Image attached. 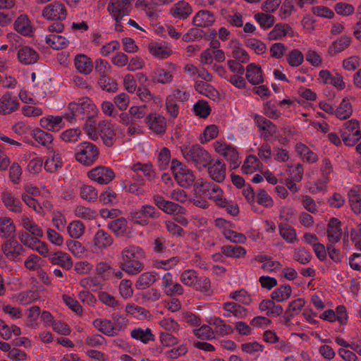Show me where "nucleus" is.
I'll return each mask as SVG.
<instances>
[{"instance_id":"obj_59","label":"nucleus","mask_w":361,"mask_h":361,"mask_svg":"<svg viewBox=\"0 0 361 361\" xmlns=\"http://www.w3.org/2000/svg\"><path fill=\"white\" fill-rule=\"evenodd\" d=\"M80 134L79 128H71L63 131L60 137L65 142H76Z\"/></svg>"},{"instance_id":"obj_55","label":"nucleus","mask_w":361,"mask_h":361,"mask_svg":"<svg viewBox=\"0 0 361 361\" xmlns=\"http://www.w3.org/2000/svg\"><path fill=\"white\" fill-rule=\"evenodd\" d=\"M80 196L87 201H93L97 198V190L91 185H83L80 188Z\"/></svg>"},{"instance_id":"obj_34","label":"nucleus","mask_w":361,"mask_h":361,"mask_svg":"<svg viewBox=\"0 0 361 361\" xmlns=\"http://www.w3.org/2000/svg\"><path fill=\"white\" fill-rule=\"evenodd\" d=\"M348 200L353 212L355 214L361 212V195L356 189H350L348 194Z\"/></svg>"},{"instance_id":"obj_27","label":"nucleus","mask_w":361,"mask_h":361,"mask_svg":"<svg viewBox=\"0 0 361 361\" xmlns=\"http://www.w3.org/2000/svg\"><path fill=\"white\" fill-rule=\"evenodd\" d=\"M0 235L6 239L16 237V226L11 218L0 219Z\"/></svg>"},{"instance_id":"obj_22","label":"nucleus","mask_w":361,"mask_h":361,"mask_svg":"<svg viewBox=\"0 0 361 361\" xmlns=\"http://www.w3.org/2000/svg\"><path fill=\"white\" fill-rule=\"evenodd\" d=\"M48 257L51 264L59 265L65 269L69 270L73 267L71 257L67 253L57 252L48 255Z\"/></svg>"},{"instance_id":"obj_43","label":"nucleus","mask_w":361,"mask_h":361,"mask_svg":"<svg viewBox=\"0 0 361 361\" xmlns=\"http://www.w3.org/2000/svg\"><path fill=\"white\" fill-rule=\"evenodd\" d=\"M279 232L281 237L288 243H292L296 240L295 230L287 224L279 225Z\"/></svg>"},{"instance_id":"obj_37","label":"nucleus","mask_w":361,"mask_h":361,"mask_svg":"<svg viewBox=\"0 0 361 361\" xmlns=\"http://www.w3.org/2000/svg\"><path fill=\"white\" fill-rule=\"evenodd\" d=\"M94 245L99 248L110 246L113 243L111 236L103 230L98 231L94 238Z\"/></svg>"},{"instance_id":"obj_48","label":"nucleus","mask_w":361,"mask_h":361,"mask_svg":"<svg viewBox=\"0 0 361 361\" xmlns=\"http://www.w3.org/2000/svg\"><path fill=\"white\" fill-rule=\"evenodd\" d=\"M193 110L197 116L200 118H207L211 113V108L208 103L204 100H199L193 106Z\"/></svg>"},{"instance_id":"obj_31","label":"nucleus","mask_w":361,"mask_h":361,"mask_svg":"<svg viewBox=\"0 0 361 361\" xmlns=\"http://www.w3.org/2000/svg\"><path fill=\"white\" fill-rule=\"evenodd\" d=\"M156 281L155 274L152 272H145L137 279L135 287L138 290H144L151 286Z\"/></svg>"},{"instance_id":"obj_60","label":"nucleus","mask_w":361,"mask_h":361,"mask_svg":"<svg viewBox=\"0 0 361 361\" xmlns=\"http://www.w3.org/2000/svg\"><path fill=\"white\" fill-rule=\"evenodd\" d=\"M287 47L281 42L274 43L270 47L271 56L274 59H281L283 56Z\"/></svg>"},{"instance_id":"obj_32","label":"nucleus","mask_w":361,"mask_h":361,"mask_svg":"<svg viewBox=\"0 0 361 361\" xmlns=\"http://www.w3.org/2000/svg\"><path fill=\"white\" fill-rule=\"evenodd\" d=\"M292 293V288L289 285L281 286L271 293V298L273 300L283 302L288 299Z\"/></svg>"},{"instance_id":"obj_40","label":"nucleus","mask_w":361,"mask_h":361,"mask_svg":"<svg viewBox=\"0 0 361 361\" xmlns=\"http://www.w3.org/2000/svg\"><path fill=\"white\" fill-rule=\"evenodd\" d=\"M98 84L103 90H106L109 92H115L118 90V84L116 80L109 78L106 75L100 76Z\"/></svg>"},{"instance_id":"obj_15","label":"nucleus","mask_w":361,"mask_h":361,"mask_svg":"<svg viewBox=\"0 0 361 361\" xmlns=\"http://www.w3.org/2000/svg\"><path fill=\"white\" fill-rule=\"evenodd\" d=\"M19 106V103L15 97H12L10 92H6L0 99V114H8L16 111Z\"/></svg>"},{"instance_id":"obj_12","label":"nucleus","mask_w":361,"mask_h":361,"mask_svg":"<svg viewBox=\"0 0 361 361\" xmlns=\"http://www.w3.org/2000/svg\"><path fill=\"white\" fill-rule=\"evenodd\" d=\"M92 106L91 100L89 98H82L78 102H71L68 104V110L71 114H66V118L71 122L73 118L84 114L85 111L87 109H90Z\"/></svg>"},{"instance_id":"obj_20","label":"nucleus","mask_w":361,"mask_h":361,"mask_svg":"<svg viewBox=\"0 0 361 361\" xmlns=\"http://www.w3.org/2000/svg\"><path fill=\"white\" fill-rule=\"evenodd\" d=\"M108 226L117 236L129 238L131 235V231L128 226V221L123 217L111 221Z\"/></svg>"},{"instance_id":"obj_33","label":"nucleus","mask_w":361,"mask_h":361,"mask_svg":"<svg viewBox=\"0 0 361 361\" xmlns=\"http://www.w3.org/2000/svg\"><path fill=\"white\" fill-rule=\"evenodd\" d=\"M353 113L352 105L347 97L343 99L339 106L335 111V115L341 120L348 118Z\"/></svg>"},{"instance_id":"obj_46","label":"nucleus","mask_w":361,"mask_h":361,"mask_svg":"<svg viewBox=\"0 0 361 361\" xmlns=\"http://www.w3.org/2000/svg\"><path fill=\"white\" fill-rule=\"evenodd\" d=\"M221 250L227 257H240L246 253L245 249L238 245L223 246Z\"/></svg>"},{"instance_id":"obj_38","label":"nucleus","mask_w":361,"mask_h":361,"mask_svg":"<svg viewBox=\"0 0 361 361\" xmlns=\"http://www.w3.org/2000/svg\"><path fill=\"white\" fill-rule=\"evenodd\" d=\"M32 134L35 140L42 145L49 147V145L51 144L54 140L53 135L49 133H47L39 128H36L32 131Z\"/></svg>"},{"instance_id":"obj_49","label":"nucleus","mask_w":361,"mask_h":361,"mask_svg":"<svg viewBox=\"0 0 361 361\" xmlns=\"http://www.w3.org/2000/svg\"><path fill=\"white\" fill-rule=\"evenodd\" d=\"M229 297L244 305H250L252 302L250 295L245 289H240L230 293Z\"/></svg>"},{"instance_id":"obj_42","label":"nucleus","mask_w":361,"mask_h":361,"mask_svg":"<svg viewBox=\"0 0 361 361\" xmlns=\"http://www.w3.org/2000/svg\"><path fill=\"white\" fill-rule=\"evenodd\" d=\"M260 161L255 155H250L242 166V171L245 174L252 173L257 170Z\"/></svg>"},{"instance_id":"obj_3","label":"nucleus","mask_w":361,"mask_h":361,"mask_svg":"<svg viewBox=\"0 0 361 361\" xmlns=\"http://www.w3.org/2000/svg\"><path fill=\"white\" fill-rule=\"evenodd\" d=\"M99 151L97 147L90 142H81L77 146L75 159L84 166H91L98 159Z\"/></svg>"},{"instance_id":"obj_61","label":"nucleus","mask_w":361,"mask_h":361,"mask_svg":"<svg viewBox=\"0 0 361 361\" xmlns=\"http://www.w3.org/2000/svg\"><path fill=\"white\" fill-rule=\"evenodd\" d=\"M224 235L226 239L235 243H244L246 240V237L244 234L232 230L224 231Z\"/></svg>"},{"instance_id":"obj_45","label":"nucleus","mask_w":361,"mask_h":361,"mask_svg":"<svg viewBox=\"0 0 361 361\" xmlns=\"http://www.w3.org/2000/svg\"><path fill=\"white\" fill-rule=\"evenodd\" d=\"M173 79L170 72L164 69H158L154 73L152 77V82L154 83L166 84L170 82Z\"/></svg>"},{"instance_id":"obj_52","label":"nucleus","mask_w":361,"mask_h":361,"mask_svg":"<svg viewBox=\"0 0 361 361\" xmlns=\"http://www.w3.org/2000/svg\"><path fill=\"white\" fill-rule=\"evenodd\" d=\"M126 311L127 313L139 319L146 318L149 314L148 310L135 305H128L126 307Z\"/></svg>"},{"instance_id":"obj_10","label":"nucleus","mask_w":361,"mask_h":361,"mask_svg":"<svg viewBox=\"0 0 361 361\" xmlns=\"http://www.w3.org/2000/svg\"><path fill=\"white\" fill-rule=\"evenodd\" d=\"M1 250L9 260L16 262L24 248L17 240L9 238L1 245Z\"/></svg>"},{"instance_id":"obj_44","label":"nucleus","mask_w":361,"mask_h":361,"mask_svg":"<svg viewBox=\"0 0 361 361\" xmlns=\"http://www.w3.org/2000/svg\"><path fill=\"white\" fill-rule=\"evenodd\" d=\"M255 19L264 29L271 27L275 22V17L272 15L267 14V13H257L255 15Z\"/></svg>"},{"instance_id":"obj_64","label":"nucleus","mask_w":361,"mask_h":361,"mask_svg":"<svg viewBox=\"0 0 361 361\" xmlns=\"http://www.w3.org/2000/svg\"><path fill=\"white\" fill-rule=\"evenodd\" d=\"M166 109L172 118H175L179 114V106L176 101L168 97L166 99Z\"/></svg>"},{"instance_id":"obj_57","label":"nucleus","mask_w":361,"mask_h":361,"mask_svg":"<svg viewBox=\"0 0 361 361\" xmlns=\"http://www.w3.org/2000/svg\"><path fill=\"white\" fill-rule=\"evenodd\" d=\"M180 280L185 285L194 287L197 281V273L192 269L185 270L181 274Z\"/></svg>"},{"instance_id":"obj_29","label":"nucleus","mask_w":361,"mask_h":361,"mask_svg":"<svg viewBox=\"0 0 361 361\" xmlns=\"http://www.w3.org/2000/svg\"><path fill=\"white\" fill-rule=\"evenodd\" d=\"M15 30L23 35H31L32 32L30 21L26 15H20L14 23Z\"/></svg>"},{"instance_id":"obj_26","label":"nucleus","mask_w":361,"mask_h":361,"mask_svg":"<svg viewBox=\"0 0 361 361\" xmlns=\"http://www.w3.org/2000/svg\"><path fill=\"white\" fill-rule=\"evenodd\" d=\"M305 301L303 298H298L289 303L288 309L283 316V322L286 326L289 325L291 319L298 313V310L305 306Z\"/></svg>"},{"instance_id":"obj_51","label":"nucleus","mask_w":361,"mask_h":361,"mask_svg":"<svg viewBox=\"0 0 361 361\" xmlns=\"http://www.w3.org/2000/svg\"><path fill=\"white\" fill-rule=\"evenodd\" d=\"M245 45L252 48L257 54H262L267 50L266 44L259 39L250 38L245 41Z\"/></svg>"},{"instance_id":"obj_62","label":"nucleus","mask_w":361,"mask_h":361,"mask_svg":"<svg viewBox=\"0 0 361 361\" xmlns=\"http://www.w3.org/2000/svg\"><path fill=\"white\" fill-rule=\"evenodd\" d=\"M170 150L166 147L162 148L158 157L159 168L162 170L165 169L170 162Z\"/></svg>"},{"instance_id":"obj_1","label":"nucleus","mask_w":361,"mask_h":361,"mask_svg":"<svg viewBox=\"0 0 361 361\" xmlns=\"http://www.w3.org/2000/svg\"><path fill=\"white\" fill-rule=\"evenodd\" d=\"M143 257L144 252L140 247L135 246L126 247L122 251L121 268L129 274H137L143 269V265L140 262V259Z\"/></svg>"},{"instance_id":"obj_19","label":"nucleus","mask_w":361,"mask_h":361,"mask_svg":"<svg viewBox=\"0 0 361 361\" xmlns=\"http://www.w3.org/2000/svg\"><path fill=\"white\" fill-rule=\"evenodd\" d=\"M215 21V17L212 12L207 10H200L194 16L192 24L199 27H209Z\"/></svg>"},{"instance_id":"obj_23","label":"nucleus","mask_w":361,"mask_h":361,"mask_svg":"<svg viewBox=\"0 0 361 361\" xmlns=\"http://www.w3.org/2000/svg\"><path fill=\"white\" fill-rule=\"evenodd\" d=\"M18 60L25 65L35 63L38 59V53L30 47H23L18 50Z\"/></svg>"},{"instance_id":"obj_47","label":"nucleus","mask_w":361,"mask_h":361,"mask_svg":"<svg viewBox=\"0 0 361 361\" xmlns=\"http://www.w3.org/2000/svg\"><path fill=\"white\" fill-rule=\"evenodd\" d=\"M84 230L83 224L79 221H73L67 228L70 236L75 239L79 238L83 234Z\"/></svg>"},{"instance_id":"obj_41","label":"nucleus","mask_w":361,"mask_h":361,"mask_svg":"<svg viewBox=\"0 0 361 361\" xmlns=\"http://www.w3.org/2000/svg\"><path fill=\"white\" fill-rule=\"evenodd\" d=\"M63 162L58 153H54L51 159H48L44 164V169L50 173L56 172L58 169L61 168Z\"/></svg>"},{"instance_id":"obj_16","label":"nucleus","mask_w":361,"mask_h":361,"mask_svg":"<svg viewBox=\"0 0 361 361\" xmlns=\"http://www.w3.org/2000/svg\"><path fill=\"white\" fill-rule=\"evenodd\" d=\"M194 190L195 194L199 196H201L202 195H207L208 193L210 195V197H212L210 190L214 193H223V191L219 186L212 182L204 181L202 179L198 180L194 184Z\"/></svg>"},{"instance_id":"obj_63","label":"nucleus","mask_w":361,"mask_h":361,"mask_svg":"<svg viewBox=\"0 0 361 361\" xmlns=\"http://www.w3.org/2000/svg\"><path fill=\"white\" fill-rule=\"evenodd\" d=\"M351 42V38L350 37L343 36L338 40L334 42L332 47L335 52H341L347 48Z\"/></svg>"},{"instance_id":"obj_4","label":"nucleus","mask_w":361,"mask_h":361,"mask_svg":"<svg viewBox=\"0 0 361 361\" xmlns=\"http://www.w3.org/2000/svg\"><path fill=\"white\" fill-rule=\"evenodd\" d=\"M161 215V212L155 207L145 204L141 206L139 209L130 212L129 217L134 223L146 226L149 224V219H157Z\"/></svg>"},{"instance_id":"obj_14","label":"nucleus","mask_w":361,"mask_h":361,"mask_svg":"<svg viewBox=\"0 0 361 361\" xmlns=\"http://www.w3.org/2000/svg\"><path fill=\"white\" fill-rule=\"evenodd\" d=\"M341 226V222L337 218L333 217L329 220L327 228L328 244L334 245L340 240L342 235Z\"/></svg>"},{"instance_id":"obj_58","label":"nucleus","mask_w":361,"mask_h":361,"mask_svg":"<svg viewBox=\"0 0 361 361\" xmlns=\"http://www.w3.org/2000/svg\"><path fill=\"white\" fill-rule=\"evenodd\" d=\"M18 238L24 245L31 248L32 250L35 245H37V242H38L37 238L32 236L30 233L25 231L19 232Z\"/></svg>"},{"instance_id":"obj_39","label":"nucleus","mask_w":361,"mask_h":361,"mask_svg":"<svg viewBox=\"0 0 361 361\" xmlns=\"http://www.w3.org/2000/svg\"><path fill=\"white\" fill-rule=\"evenodd\" d=\"M134 172H142L143 175L149 180H152L155 178V173L152 169V165L150 164H141L140 162L135 164L131 167Z\"/></svg>"},{"instance_id":"obj_17","label":"nucleus","mask_w":361,"mask_h":361,"mask_svg":"<svg viewBox=\"0 0 361 361\" xmlns=\"http://www.w3.org/2000/svg\"><path fill=\"white\" fill-rule=\"evenodd\" d=\"M287 35L293 37L294 32L292 27L286 23H278L275 25L273 30L268 34L267 38L269 40H279Z\"/></svg>"},{"instance_id":"obj_30","label":"nucleus","mask_w":361,"mask_h":361,"mask_svg":"<svg viewBox=\"0 0 361 361\" xmlns=\"http://www.w3.org/2000/svg\"><path fill=\"white\" fill-rule=\"evenodd\" d=\"M1 200L5 207L12 212H21V203L19 200L16 199L11 193L4 192L1 195Z\"/></svg>"},{"instance_id":"obj_7","label":"nucleus","mask_w":361,"mask_h":361,"mask_svg":"<svg viewBox=\"0 0 361 361\" xmlns=\"http://www.w3.org/2000/svg\"><path fill=\"white\" fill-rule=\"evenodd\" d=\"M154 204L164 212L168 214H183L185 209L182 206L171 201L166 200L159 195H154L152 197Z\"/></svg>"},{"instance_id":"obj_8","label":"nucleus","mask_w":361,"mask_h":361,"mask_svg":"<svg viewBox=\"0 0 361 361\" xmlns=\"http://www.w3.org/2000/svg\"><path fill=\"white\" fill-rule=\"evenodd\" d=\"M149 130L157 135H164L166 130V118L157 113L148 114L145 119Z\"/></svg>"},{"instance_id":"obj_24","label":"nucleus","mask_w":361,"mask_h":361,"mask_svg":"<svg viewBox=\"0 0 361 361\" xmlns=\"http://www.w3.org/2000/svg\"><path fill=\"white\" fill-rule=\"evenodd\" d=\"M245 77L249 82L252 85H259L264 82L262 70L255 63H250L246 67Z\"/></svg>"},{"instance_id":"obj_35","label":"nucleus","mask_w":361,"mask_h":361,"mask_svg":"<svg viewBox=\"0 0 361 361\" xmlns=\"http://www.w3.org/2000/svg\"><path fill=\"white\" fill-rule=\"evenodd\" d=\"M224 309L233 314L236 317L243 318L247 315V309L243 307L238 303L228 302L224 304Z\"/></svg>"},{"instance_id":"obj_56","label":"nucleus","mask_w":361,"mask_h":361,"mask_svg":"<svg viewBox=\"0 0 361 361\" xmlns=\"http://www.w3.org/2000/svg\"><path fill=\"white\" fill-rule=\"evenodd\" d=\"M257 202L259 204L265 207H271L274 204L272 198L267 194L264 189H260L257 193Z\"/></svg>"},{"instance_id":"obj_28","label":"nucleus","mask_w":361,"mask_h":361,"mask_svg":"<svg viewBox=\"0 0 361 361\" xmlns=\"http://www.w3.org/2000/svg\"><path fill=\"white\" fill-rule=\"evenodd\" d=\"M95 328L108 336H117V326L108 319H95L93 322Z\"/></svg>"},{"instance_id":"obj_6","label":"nucleus","mask_w":361,"mask_h":361,"mask_svg":"<svg viewBox=\"0 0 361 361\" xmlns=\"http://www.w3.org/2000/svg\"><path fill=\"white\" fill-rule=\"evenodd\" d=\"M42 16L49 20H63L66 18L67 11L63 4L54 1L42 10Z\"/></svg>"},{"instance_id":"obj_5","label":"nucleus","mask_w":361,"mask_h":361,"mask_svg":"<svg viewBox=\"0 0 361 361\" xmlns=\"http://www.w3.org/2000/svg\"><path fill=\"white\" fill-rule=\"evenodd\" d=\"M171 170L174 175V178L183 188L191 186L195 180V176L192 171L183 166L178 160L173 159L171 161Z\"/></svg>"},{"instance_id":"obj_53","label":"nucleus","mask_w":361,"mask_h":361,"mask_svg":"<svg viewBox=\"0 0 361 361\" xmlns=\"http://www.w3.org/2000/svg\"><path fill=\"white\" fill-rule=\"evenodd\" d=\"M236 44L233 50V57L235 59V61H238L242 63H247L250 61V56L247 52L241 49L239 45L240 42L236 41Z\"/></svg>"},{"instance_id":"obj_2","label":"nucleus","mask_w":361,"mask_h":361,"mask_svg":"<svg viewBox=\"0 0 361 361\" xmlns=\"http://www.w3.org/2000/svg\"><path fill=\"white\" fill-rule=\"evenodd\" d=\"M182 154L186 161L193 164L199 170L212 164V157L209 152L199 145H193L190 147L181 149Z\"/></svg>"},{"instance_id":"obj_18","label":"nucleus","mask_w":361,"mask_h":361,"mask_svg":"<svg viewBox=\"0 0 361 361\" xmlns=\"http://www.w3.org/2000/svg\"><path fill=\"white\" fill-rule=\"evenodd\" d=\"M210 178L217 183H221L226 178V165L217 159L212 165L207 166Z\"/></svg>"},{"instance_id":"obj_50","label":"nucleus","mask_w":361,"mask_h":361,"mask_svg":"<svg viewBox=\"0 0 361 361\" xmlns=\"http://www.w3.org/2000/svg\"><path fill=\"white\" fill-rule=\"evenodd\" d=\"M304 60L302 53L297 49H293L288 54L287 58L288 63L293 67H297L302 64Z\"/></svg>"},{"instance_id":"obj_21","label":"nucleus","mask_w":361,"mask_h":361,"mask_svg":"<svg viewBox=\"0 0 361 361\" xmlns=\"http://www.w3.org/2000/svg\"><path fill=\"white\" fill-rule=\"evenodd\" d=\"M192 8L189 3L182 0L175 4L170 9V13L175 18L186 19L192 13Z\"/></svg>"},{"instance_id":"obj_9","label":"nucleus","mask_w":361,"mask_h":361,"mask_svg":"<svg viewBox=\"0 0 361 361\" xmlns=\"http://www.w3.org/2000/svg\"><path fill=\"white\" fill-rule=\"evenodd\" d=\"M88 176L99 184H108L115 177L114 172L109 167L99 166L88 172Z\"/></svg>"},{"instance_id":"obj_54","label":"nucleus","mask_w":361,"mask_h":361,"mask_svg":"<svg viewBox=\"0 0 361 361\" xmlns=\"http://www.w3.org/2000/svg\"><path fill=\"white\" fill-rule=\"evenodd\" d=\"M149 50L152 55L161 59H165L170 55V51L167 47L160 46L157 44H149Z\"/></svg>"},{"instance_id":"obj_25","label":"nucleus","mask_w":361,"mask_h":361,"mask_svg":"<svg viewBox=\"0 0 361 361\" xmlns=\"http://www.w3.org/2000/svg\"><path fill=\"white\" fill-rule=\"evenodd\" d=\"M75 66L77 71L82 74L88 75L92 71V61L85 54H77L75 57Z\"/></svg>"},{"instance_id":"obj_36","label":"nucleus","mask_w":361,"mask_h":361,"mask_svg":"<svg viewBox=\"0 0 361 361\" xmlns=\"http://www.w3.org/2000/svg\"><path fill=\"white\" fill-rule=\"evenodd\" d=\"M46 42L49 44L54 49H62L66 47L69 42L68 40L58 35H50L46 37Z\"/></svg>"},{"instance_id":"obj_11","label":"nucleus","mask_w":361,"mask_h":361,"mask_svg":"<svg viewBox=\"0 0 361 361\" xmlns=\"http://www.w3.org/2000/svg\"><path fill=\"white\" fill-rule=\"evenodd\" d=\"M254 119L259 130L262 132L261 136L265 141H268L276 133V126L264 116L256 114Z\"/></svg>"},{"instance_id":"obj_13","label":"nucleus","mask_w":361,"mask_h":361,"mask_svg":"<svg viewBox=\"0 0 361 361\" xmlns=\"http://www.w3.org/2000/svg\"><path fill=\"white\" fill-rule=\"evenodd\" d=\"M97 130L104 144L107 147L113 146L115 141L113 126L109 122L103 121L98 124Z\"/></svg>"}]
</instances>
